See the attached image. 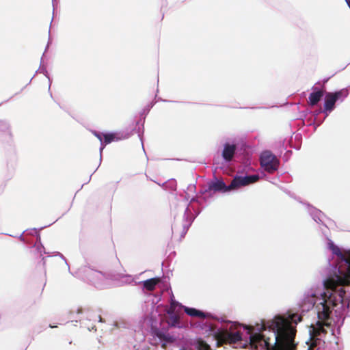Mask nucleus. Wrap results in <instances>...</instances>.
<instances>
[{
  "label": "nucleus",
  "instance_id": "f257e3e1",
  "mask_svg": "<svg viewBox=\"0 0 350 350\" xmlns=\"http://www.w3.org/2000/svg\"><path fill=\"white\" fill-rule=\"evenodd\" d=\"M328 246L332 252L340 260L338 274L329 278L323 282L324 291L312 294L308 297L309 304L312 306V312L317 314V321L308 325L310 340L324 332V327L330 325V306L336 314L342 317L348 310L350 299V252L342 254L339 247L329 241Z\"/></svg>",
  "mask_w": 350,
  "mask_h": 350
},
{
  "label": "nucleus",
  "instance_id": "f03ea898",
  "mask_svg": "<svg viewBox=\"0 0 350 350\" xmlns=\"http://www.w3.org/2000/svg\"><path fill=\"white\" fill-rule=\"evenodd\" d=\"M301 321V317L295 313L276 315L258 325V338L266 347L278 345L280 350H295V325Z\"/></svg>",
  "mask_w": 350,
  "mask_h": 350
},
{
  "label": "nucleus",
  "instance_id": "7ed1b4c3",
  "mask_svg": "<svg viewBox=\"0 0 350 350\" xmlns=\"http://www.w3.org/2000/svg\"><path fill=\"white\" fill-rule=\"evenodd\" d=\"M259 179L258 174L235 176L229 185H226L223 180H219L214 176V178L208 182V189L211 190L212 195L215 192H228L236 190L241 187H245L257 182Z\"/></svg>",
  "mask_w": 350,
  "mask_h": 350
},
{
  "label": "nucleus",
  "instance_id": "20e7f679",
  "mask_svg": "<svg viewBox=\"0 0 350 350\" xmlns=\"http://www.w3.org/2000/svg\"><path fill=\"white\" fill-rule=\"evenodd\" d=\"M189 198V197L188 193H186L185 196V200L183 202V205H180L182 206V211L184 213L183 217V230L181 232V237H183L186 234L194 219L200 213V210L196 209L193 206L190 208V204L192 202H197L198 204H201L200 197H193L191 198L189 202L188 203Z\"/></svg>",
  "mask_w": 350,
  "mask_h": 350
},
{
  "label": "nucleus",
  "instance_id": "39448f33",
  "mask_svg": "<svg viewBox=\"0 0 350 350\" xmlns=\"http://www.w3.org/2000/svg\"><path fill=\"white\" fill-rule=\"evenodd\" d=\"M261 167L269 173L278 170L280 162L277 157L270 151H264L260 156Z\"/></svg>",
  "mask_w": 350,
  "mask_h": 350
},
{
  "label": "nucleus",
  "instance_id": "423d86ee",
  "mask_svg": "<svg viewBox=\"0 0 350 350\" xmlns=\"http://www.w3.org/2000/svg\"><path fill=\"white\" fill-rule=\"evenodd\" d=\"M221 323H223V332L225 333L228 339L232 343H236L242 340V334L240 332H232L234 325L233 322L230 321H226L223 319H221Z\"/></svg>",
  "mask_w": 350,
  "mask_h": 350
},
{
  "label": "nucleus",
  "instance_id": "0eeeda50",
  "mask_svg": "<svg viewBox=\"0 0 350 350\" xmlns=\"http://www.w3.org/2000/svg\"><path fill=\"white\" fill-rule=\"evenodd\" d=\"M83 271L85 278L94 285H98L105 278V275L90 267H84Z\"/></svg>",
  "mask_w": 350,
  "mask_h": 350
},
{
  "label": "nucleus",
  "instance_id": "6e6552de",
  "mask_svg": "<svg viewBox=\"0 0 350 350\" xmlns=\"http://www.w3.org/2000/svg\"><path fill=\"white\" fill-rule=\"evenodd\" d=\"M342 92L338 91L334 93L329 92L325 95V103H324V112L327 113L332 111L334 108L336 102L341 96Z\"/></svg>",
  "mask_w": 350,
  "mask_h": 350
},
{
  "label": "nucleus",
  "instance_id": "1a4fd4ad",
  "mask_svg": "<svg viewBox=\"0 0 350 350\" xmlns=\"http://www.w3.org/2000/svg\"><path fill=\"white\" fill-rule=\"evenodd\" d=\"M237 146L234 144L225 143L221 152V156L225 162H230L236 153Z\"/></svg>",
  "mask_w": 350,
  "mask_h": 350
},
{
  "label": "nucleus",
  "instance_id": "9d476101",
  "mask_svg": "<svg viewBox=\"0 0 350 350\" xmlns=\"http://www.w3.org/2000/svg\"><path fill=\"white\" fill-rule=\"evenodd\" d=\"M184 310L185 313L190 317H199L200 319H206V317H208V314L194 308L185 306Z\"/></svg>",
  "mask_w": 350,
  "mask_h": 350
},
{
  "label": "nucleus",
  "instance_id": "9b49d317",
  "mask_svg": "<svg viewBox=\"0 0 350 350\" xmlns=\"http://www.w3.org/2000/svg\"><path fill=\"white\" fill-rule=\"evenodd\" d=\"M127 136L119 137L117 133H107L103 134V144H109L113 141H118L126 138Z\"/></svg>",
  "mask_w": 350,
  "mask_h": 350
},
{
  "label": "nucleus",
  "instance_id": "f8f14e48",
  "mask_svg": "<svg viewBox=\"0 0 350 350\" xmlns=\"http://www.w3.org/2000/svg\"><path fill=\"white\" fill-rule=\"evenodd\" d=\"M160 282V279L159 278H152L146 280L142 282L143 284L144 288L152 291H153L157 284Z\"/></svg>",
  "mask_w": 350,
  "mask_h": 350
},
{
  "label": "nucleus",
  "instance_id": "ddd939ff",
  "mask_svg": "<svg viewBox=\"0 0 350 350\" xmlns=\"http://www.w3.org/2000/svg\"><path fill=\"white\" fill-rule=\"evenodd\" d=\"M167 313L169 315L168 323L171 326H179V317L175 313V312L172 310H167Z\"/></svg>",
  "mask_w": 350,
  "mask_h": 350
},
{
  "label": "nucleus",
  "instance_id": "4468645a",
  "mask_svg": "<svg viewBox=\"0 0 350 350\" xmlns=\"http://www.w3.org/2000/svg\"><path fill=\"white\" fill-rule=\"evenodd\" d=\"M323 93L321 90L316 91L310 94V102L312 105H316L323 96Z\"/></svg>",
  "mask_w": 350,
  "mask_h": 350
},
{
  "label": "nucleus",
  "instance_id": "2eb2a0df",
  "mask_svg": "<svg viewBox=\"0 0 350 350\" xmlns=\"http://www.w3.org/2000/svg\"><path fill=\"white\" fill-rule=\"evenodd\" d=\"M0 132L3 133L9 137H11L12 133L10 131V124L7 121L0 120Z\"/></svg>",
  "mask_w": 350,
  "mask_h": 350
},
{
  "label": "nucleus",
  "instance_id": "dca6fc26",
  "mask_svg": "<svg viewBox=\"0 0 350 350\" xmlns=\"http://www.w3.org/2000/svg\"><path fill=\"white\" fill-rule=\"evenodd\" d=\"M93 134L99 139L100 142V163L102 161V152L103 149L105 148V144H103V133L97 132V131H93Z\"/></svg>",
  "mask_w": 350,
  "mask_h": 350
},
{
  "label": "nucleus",
  "instance_id": "f3484780",
  "mask_svg": "<svg viewBox=\"0 0 350 350\" xmlns=\"http://www.w3.org/2000/svg\"><path fill=\"white\" fill-rule=\"evenodd\" d=\"M33 231V232L35 234H37V241H36V244L37 245L38 244V247H37V250H38V252H40V253L42 252V249L44 250V247L42 246V245L41 244V239H40V234L37 231V229L34 228L32 230Z\"/></svg>",
  "mask_w": 350,
  "mask_h": 350
},
{
  "label": "nucleus",
  "instance_id": "a211bd4d",
  "mask_svg": "<svg viewBox=\"0 0 350 350\" xmlns=\"http://www.w3.org/2000/svg\"><path fill=\"white\" fill-rule=\"evenodd\" d=\"M183 308L185 306H182L179 302L174 299H172L170 302V308L167 310H172L175 312L177 308Z\"/></svg>",
  "mask_w": 350,
  "mask_h": 350
},
{
  "label": "nucleus",
  "instance_id": "6ab92c4d",
  "mask_svg": "<svg viewBox=\"0 0 350 350\" xmlns=\"http://www.w3.org/2000/svg\"><path fill=\"white\" fill-rule=\"evenodd\" d=\"M122 282L124 284H129L134 281V278L131 275H123L121 277Z\"/></svg>",
  "mask_w": 350,
  "mask_h": 350
},
{
  "label": "nucleus",
  "instance_id": "aec40b11",
  "mask_svg": "<svg viewBox=\"0 0 350 350\" xmlns=\"http://www.w3.org/2000/svg\"><path fill=\"white\" fill-rule=\"evenodd\" d=\"M206 193H208L209 197L212 196V193L211 190L208 189V187L206 188L202 189L199 192V194H200L201 196H204Z\"/></svg>",
  "mask_w": 350,
  "mask_h": 350
},
{
  "label": "nucleus",
  "instance_id": "412c9836",
  "mask_svg": "<svg viewBox=\"0 0 350 350\" xmlns=\"http://www.w3.org/2000/svg\"><path fill=\"white\" fill-rule=\"evenodd\" d=\"M40 72L43 73L49 79V81L50 82V83H49V87H50L51 86V80H50V77H49L48 71L46 70V69L45 68H40Z\"/></svg>",
  "mask_w": 350,
  "mask_h": 350
},
{
  "label": "nucleus",
  "instance_id": "4be33fe9",
  "mask_svg": "<svg viewBox=\"0 0 350 350\" xmlns=\"http://www.w3.org/2000/svg\"><path fill=\"white\" fill-rule=\"evenodd\" d=\"M162 338L166 342H172V340H173L172 336H171L170 335L163 334V336Z\"/></svg>",
  "mask_w": 350,
  "mask_h": 350
},
{
  "label": "nucleus",
  "instance_id": "5701e85b",
  "mask_svg": "<svg viewBox=\"0 0 350 350\" xmlns=\"http://www.w3.org/2000/svg\"><path fill=\"white\" fill-rule=\"evenodd\" d=\"M187 190L190 191H195L196 190V185L193 184H190L187 187Z\"/></svg>",
  "mask_w": 350,
  "mask_h": 350
},
{
  "label": "nucleus",
  "instance_id": "b1692460",
  "mask_svg": "<svg viewBox=\"0 0 350 350\" xmlns=\"http://www.w3.org/2000/svg\"><path fill=\"white\" fill-rule=\"evenodd\" d=\"M312 345H313L312 342H311V343L310 344L309 342L308 341V350H314Z\"/></svg>",
  "mask_w": 350,
  "mask_h": 350
},
{
  "label": "nucleus",
  "instance_id": "393cba45",
  "mask_svg": "<svg viewBox=\"0 0 350 350\" xmlns=\"http://www.w3.org/2000/svg\"><path fill=\"white\" fill-rule=\"evenodd\" d=\"M58 254L61 256V258H62V259H64V260H65L66 264L67 265L68 267L69 268V266H68V263H67V262H66V259H65L64 256L62 254H60V253H58Z\"/></svg>",
  "mask_w": 350,
  "mask_h": 350
},
{
  "label": "nucleus",
  "instance_id": "a878e982",
  "mask_svg": "<svg viewBox=\"0 0 350 350\" xmlns=\"http://www.w3.org/2000/svg\"><path fill=\"white\" fill-rule=\"evenodd\" d=\"M83 312H84V311H83L82 309H81V308H79V309L77 310V313H78V314L83 313Z\"/></svg>",
  "mask_w": 350,
  "mask_h": 350
},
{
  "label": "nucleus",
  "instance_id": "bb28decb",
  "mask_svg": "<svg viewBox=\"0 0 350 350\" xmlns=\"http://www.w3.org/2000/svg\"><path fill=\"white\" fill-rule=\"evenodd\" d=\"M172 232L174 233V232L176 230V225L172 226Z\"/></svg>",
  "mask_w": 350,
  "mask_h": 350
},
{
  "label": "nucleus",
  "instance_id": "cd10ccee",
  "mask_svg": "<svg viewBox=\"0 0 350 350\" xmlns=\"http://www.w3.org/2000/svg\"><path fill=\"white\" fill-rule=\"evenodd\" d=\"M346 3H347L348 6L350 8V0H345Z\"/></svg>",
  "mask_w": 350,
  "mask_h": 350
},
{
  "label": "nucleus",
  "instance_id": "c85d7f7f",
  "mask_svg": "<svg viewBox=\"0 0 350 350\" xmlns=\"http://www.w3.org/2000/svg\"><path fill=\"white\" fill-rule=\"evenodd\" d=\"M99 321H100V322H102V321H103V319H102V318H101V317H100V316H99Z\"/></svg>",
  "mask_w": 350,
  "mask_h": 350
},
{
  "label": "nucleus",
  "instance_id": "c756f323",
  "mask_svg": "<svg viewBox=\"0 0 350 350\" xmlns=\"http://www.w3.org/2000/svg\"><path fill=\"white\" fill-rule=\"evenodd\" d=\"M86 318L88 319V320H91V318L87 315Z\"/></svg>",
  "mask_w": 350,
  "mask_h": 350
},
{
  "label": "nucleus",
  "instance_id": "7c9ffc66",
  "mask_svg": "<svg viewBox=\"0 0 350 350\" xmlns=\"http://www.w3.org/2000/svg\"><path fill=\"white\" fill-rule=\"evenodd\" d=\"M252 338H253V336H250V341H251V342H252Z\"/></svg>",
  "mask_w": 350,
  "mask_h": 350
},
{
  "label": "nucleus",
  "instance_id": "2f4dec72",
  "mask_svg": "<svg viewBox=\"0 0 350 350\" xmlns=\"http://www.w3.org/2000/svg\"><path fill=\"white\" fill-rule=\"evenodd\" d=\"M52 3H53V6L54 7L55 6L54 0H52Z\"/></svg>",
  "mask_w": 350,
  "mask_h": 350
},
{
  "label": "nucleus",
  "instance_id": "473e14b6",
  "mask_svg": "<svg viewBox=\"0 0 350 350\" xmlns=\"http://www.w3.org/2000/svg\"><path fill=\"white\" fill-rule=\"evenodd\" d=\"M289 195H290L291 197L294 198L293 194L290 193Z\"/></svg>",
  "mask_w": 350,
  "mask_h": 350
},
{
  "label": "nucleus",
  "instance_id": "72a5a7b5",
  "mask_svg": "<svg viewBox=\"0 0 350 350\" xmlns=\"http://www.w3.org/2000/svg\"><path fill=\"white\" fill-rule=\"evenodd\" d=\"M142 144H143V142H142ZM142 147H143V150L144 151L145 148H144V146L143 145H142Z\"/></svg>",
  "mask_w": 350,
  "mask_h": 350
},
{
  "label": "nucleus",
  "instance_id": "f704fd0d",
  "mask_svg": "<svg viewBox=\"0 0 350 350\" xmlns=\"http://www.w3.org/2000/svg\"><path fill=\"white\" fill-rule=\"evenodd\" d=\"M202 198H203L204 200H206V197L205 196H204Z\"/></svg>",
  "mask_w": 350,
  "mask_h": 350
}]
</instances>
